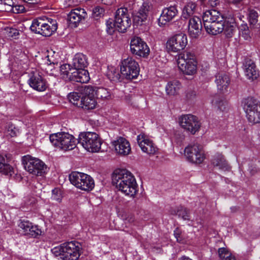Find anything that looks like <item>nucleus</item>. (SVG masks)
I'll list each match as a JSON object with an SVG mask.
<instances>
[{
    "label": "nucleus",
    "mask_w": 260,
    "mask_h": 260,
    "mask_svg": "<svg viewBox=\"0 0 260 260\" xmlns=\"http://www.w3.org/2000/svg\"><path fill=\"white\" fill-rule=\"evenodd\" d=\"M113 182L118 190L125 196L135 198L138 191V185L134 176L126 170H116L113 176Z\"/></svg>",
    "instance_id": "nucleus-1"
},
{
    "label": "nucleus",
    "mask_w": 260,
    "mask_h": 260,
    "mask_svg": "<svg viewBox=\"0 0 260 260\" xmlns=\"http://www.w3.org/2000/svg\"><path fill=\"white\" fill-rule=\"evenodd\" d=\"M81 246L76 241H71L54 247L51 252L58 260H77L81 254Z\"/></svg>",
    "instance_id": "nucleus-2"
},
{
    "label": "nucleus",
    "mask_w": 260,
    "mask_h": 260,
    "mask_svg": "<svg viewBox=\"0 0 260 260\" xmlns=\"http://www.w3.org/2000/svg\"><path fill=\"white\" fill-rule=\"evenodd\" d=\"M175 58L177 67L182 74L188 76L196 74L198 63L194 53L185 51L178 54Z\"/></svg>",
    "instance_id": "nucleus-3"
},
{
    "label": "nucleus",
    "mask_w": 260,
    "mask_h": 260,
    "mask_svg": "<svg viewBox=\"0 0 260 260\" xmlns=\"http://www.w3.org/2000/svg\"><path fill=\"white\" fill-rule=\"evenodd\" d=\"M30 28L36 34L44 37H50L57 29L56 20L50 18H38L32 20Z\"/></svg>",
    "instance_id": "nucleus-4"
},
{
    "label": "nucleus",
    "mask_w": 260,
    "mask_h": 260,
    "mask_svg": "<svg viewBox=\"0 0 260 260\" xmlns=\"http://www.w3.org/2000/svg\"><path fill=\"white\" fill-rule=\"evenodd\" d=\"M50 142L57 148L67 151L76 147L77 140L68 133L61 132L50 135Z\"/></svg>",
    "instance_id": "nucleus-5"
},
{
    "label": "nucleus",
    "mask_w": 260,
    "mask_h": 260,
    "mask_svg": "<svg viewBox=\"0 0 260 260\" xmlns=\"http://www.w3.org/2000/svg\"><path fill=\"white\" fill-rule=\"evenodd\" d=\"M22 162L25 170L35 176H43L48 171L47 166L44 162L29 155L23 156Z\"/></svg>",
    "instance_id": "nucleus-6"
},
{
    "label": "nucleus",
    "mask_w": 260,
    "mask_h": 260,
    "mask_svg": "<svg viewBox=\"0 0 260 260\" xmlns=\"http://www.w3.org/2000/svg\"><path fill=\"white\" fill-rule=\"evenodd\" d=\"M78 143L87 151L91 152H99L102 142L99 136L93 132H84L79 134Z\"/></svg>",
    "instance_id": "nucleus-7"
},
{
    "label": "nucleus",
    "mask_w": 260,
    "mask_h": 260,
    "mask_svg": "<svg viewBox=\"0 0 260 260\" xmlns=\"http://www.w3.org/2000/svg\"><path fill=\"white\" fill-rule=\"evenodd\" d=\"M69 178L70 182L81 190L89 191L94 187L93 179L85 173L74 171L69 175Z\"/></svg>",
    "instance_id": "nucleus-8"
},
{
    "label": "nucleus",
    "mask_w": 260,
    "mask_h": 260,
    "mask_svg": "<svg viewBox=\"0 0 260 260\" xmlns=\"http://www.w3.org/2000/svg\"><path fill=\"white\" fill-rule=\"evenodd\" d=\"M242 104L248 121L252 124L260 123V102L248 97L243 100Z\"/></svg>",
    "instance_id": "nucleus-9"
},
{
    "label": "nucleus",
    "mask_w": 260,
    "mask_h": 260,
    "mask_svg": "<svg viewBox=\"0 0 260 260\" xmlns=\"http://www.w3.org/2000/svg\"><path fill=\"white\" fill-rule=\"evenodd\" d=\"M140 67L138 63L132 57H127L121 60L120 73L126 79H136L139 75Z\"/></svg>",
    "instance_id": "nucleus-10"
},
{
    "label": "nucleus",
    "mask_w": 260,
    "mask_h": 260,
    "mask_svg": "<svg viewBox=\"0 0 260 260\" xmlns=\"http://www.w3.org/2000/svg\"><path fill=\"white\" fill-rule=\"evenodd\" d=\"M179 125L186 132L195 134L201 127V123L198 118L192 114H185L179 117Z\"/></svg>",
    "instance_id": "nucleus-11"
},
{
    "label": "nucleus",
    "mask_w": 260,
    "mask_h": 260,
    "mask_svg": "<svg viewBox=\"0 0 260 260\" xmlns=\"http://www.w3.org/2000/svg\"><path fill=\"white\" fill-rule=\"evenodd\" d=\"M188 43L187 36L183 33L176 34L168 39L166 48L169 52H178L183 50Z\"/></svg>",
    "instance_id": "nucleus-12"
},
{
    "label": "nucleus",
    "mask_w": 260,
    "mask_h": 260,
    "mask_svg": "<svg viewBox=\"0 0 260 260\" xmlns=\"http://www.w3.org/2000/svg\"><path fill=\"white\" fill-rule=\"evenodd\" d=\"M132 21L127 9L125 8L118 9L115 16V26L117 30L120 32H124L130 27Z\"/></svg>",
    "instance_id": "nucleus-13"
},
{
    "label": "nucleus",
    "mask_w": 260,
    "mask_h": 260,
    "mask_svg": "<svg viewBox=\"0 0 260 260\" xmlns=\"http://www.w3.org/2000/svg\"><path fill=\"white\" fill-rule=\"evenodd\" d=\"M184 155L189 161L196 164L202 163L205 158L202 147L197 144L185 147Z\"/></svg>",
    "instance_id": "nucleus-14"
},
{
    "label": "nucleus",
    "mask_w": 260,
    "mask_h": 260,
    "mask_svg": "<svg viewBox=\"0 0 260 260\" xmlns=\"http://www.w3.org/2000/svg\"><path fill=\"white\" fill-rule=\"evenodd\" d=\"M130 50L136 55L145 57L150 52V49L147 44L140 37H134L130 42Z\"/></svg>",
    "instance_id": "nucleus-15"
},
{
    "label": "nucleus",
    "mask_w": 260,
    "mask_h": 260,
    "mask_svg": "<svg viewBox=\"0 0 260 260\" xmlns=\"http://www.w3.org/2000/svg\"><path fill=\"white\" fill-rule=\"evenodd\" d=\"M84 96L81 98L80 107L85 110H91L95 108L97 102L94 96V87L86 86L84 89Z\"/></svg>",
    "instance_id": "nucleus-16"
},
{
    "label": "nucleus",
    "mask_w": 260,
    "mask_h": 260,
    "mask_svg": "<svg viewBox=\"0 0 260 260\" xmlns=\"http://www.w3.org/2000/svg\"><path fill=\"white\" fill-rule=\"evenodd\" d=\"M137 140L142 151L149 155H154L158 151V148L149 136L141 134L137 137Z\"/></svg>",
    "instance_id": "nucleus-17"
},
{
    "label": "nucleus",
    "mask_w": 260,
    "mask_h": 260,
    "mask_svg": "<svg viewBox=\"0 0 260 260\" xmlns=\"http://www.w3.org/2000/svg\"><path fill=\"white\" fill-rule=\"evenodd\" d=\"M18 226L21 229L25 236L37 238L42 234V230L36 224L32 223L27 220H20Z\"/></svg>",
    "instance_id": "nucleus-18"
},
{
    "label": "nucleus",
    "mask_w": 260,
    "mask_h": 260,
    "mask_svg": "<svg viewBox=\"0 0 260 260\" xmlns=\"http://www.w3.org/2000/svg\"><path fill=\"white\" fill-rule=\"evenodd\" d=\"M116 153L122 156L128 155L131 152L129 142L125 138L119 137L112 142Z\"/></svg>",
    "instance_id": "nucleus-19"
},
{
    "label": "nucleus",
    "mask_w": 260,
    "mask_h": 260,
    "mask_svg": "<svg viewBox=\"0 0 260 260\" xmlns=\"http://www.w3.org/2000/svg\"><path fill=\"white\" fill-rule=\"evenodd\" d=\"M27 82L32 89L38 91H44L48 87L46 80L38 73L30 75Z\"/></svg>",
    "instance_id": "nucleus-20"
},
{
    "label": "nucleus",
    "mask_w": 260,
    "mask_h": 260,
    "mask_svg": "<svg viewBox=\"0 0 260 260\" xmlns=\"http://www.w3.org/2000/svg\"><path fill=\"white\" fill-rule=\"evenodd\" d=\"M86 16L84 9L79 8L72 10L68 15L70 25L72 27H76Z\"/></svg>",
    "instance_id": "nucleus-21"
},
{
    "label": "nucleus",
    "mask_w": 260,
    "mask_h": 260,
    "mask_svg": "<svg viewBox=\"0 0 260 260\" xmlns=\"http://www.w3.org/2000/svg\"><path fill=\"white\" fill-rule=\"evenodd\" d=\"M178 13V11L175 6L164 8L157 20L158 25L164 26L168 22L171 21Z\"/></svg>",
    "instance_id": "nucleus-22"
},
{
    "label": "nucleus",
    "mask_w": 260,
    "mask_h": 260,
    "mask_svg": "<svg viewBox=\"0 0 260 260\" xmlns=\"http://www.w3.org/2000/svg\"><path fill=\"white\" fill-rule=\"evenodd\" d=\"M202 25L201 19L197 16L190 18L188 25V31L190 37L198 38L201 33Z\"/></svg>",
    "instance_id": "nucleus-23"
},
{
    "label": "nucleus",
    "mask_w": 260,
    "mask_h": 260,
    "mask_svg": "<svg viewBox=\"0 0 260 260\" xmlns=\"http://www.w3.org/2000/svg\"><path fill=\"white\" fill-rule=\"evenodd\" d=\"M149 5L147 3H144L139 9L136 15L134 17V23L137 25L145 24L147 20Z\"/></svg>",
    "instance_id": "nucleus-24"
},
{
    "label": "nucleus",
    "mask_w": 260,
    "mask_h": 260,
    "mask_svg": "<svg viewBox=\"0 0 260 260\" xmlns=\"http://www.w3.org/2000/svg\"><path fill=\"white\" fill-rule=\"evenodd\" d=\"M71 81L85 83L90 80L89 73L84 69H74L69 77Z\"/></svg>",
    "instance_id": "nucleus-25"
},
{
    "label": "nucleus",
    "mask_w": 260,
    "mask_h": 260,
    "mask_svg": "<svg viewBox=\"0 0 260 260\" xmlns=\"http://www.w3.org/2000/svg\"><path fill=\"white\" fill-rule=\"evenodd\" d=\"M211 164L218 169L228 171L230 169V167L222 153L216 152L212 155L211 159Z\"/></svg>",
    "instance_id": "nucleus-26"
},
{
    "label": "nucleus",
    "mask_w": 260,
    "mask_h": 260,
    "mask_svg": "<svg viewBox=\"0 0 260 260\" xmlns=\"http://www.w3.org/2000/svg\"><path fill=\"white\" fill-rule=\"evenodd\" d=\"M223 18L222 15L215 10L206 11L202 16L203 24L210 23L214 21L220 22L223 20Z\"/></svg>",
    "instance_id": "nucleus-27"
},
{
    "label": "nucleus",
    "mask_w": 260,
    "mask_h": 260,
    "mask_svg": "<svg viewBox=\"0 0 260 260\" xmlns=\"http://www.w3.org/2000/svg\"><path fill=\"white\" fill-rule=\"evenodd\" d=\"M206 32L212 35H216L223 31L224 29V20L220 22L214 21L204 24Z\"/></svg>",
    "instance_id": "nucleus-28"
},
{
    "label": "nucleus",
    "mask_w": 260,
    "mask_h": 260,
    "mask_svg": "<svg viewBox=\"0 0 260 260\" xmlns=\"http://www.w3.org/2000/svg\"><path fill=\"white\" fill-rule=\"evenodd\" d=\"M244 71L245 76L249 79H255L259 75L255 63L251 60H248L244 64Z\"/></svg>",
    "instance_id": "nucleus-29"
},
{
    "label": "nucleus",
    "mask_w": 260,
    "mask_h": 260,
    "mask_svg": "<svg viewBox=\"0 0 260 260\" xmlns=\"http://www.w3.org/2000/svg\"><path fill=\"white\" fill-rule=\"evenodd\" d=\"M198 8L194 2H187L182 9L181 17L186 20L198 12Z\"/></svg>",
    "instance_id": "nucleus-30"
},
{
    "label": "nucleus",
    "mask_w": 260,
    "mask_h": 260,
    "mask_svg": "<svg viewBox=\"0 0 260 260\" xmlns=\"http://www.w3.org/2000/svg\"><path fill=\"white\" fill-rule=\"evenodd\" d=\"M215 82L217 89L221 92L227 91V89L230 83L229 76L225 73H218L216 76Z\"/></svg>",
    "instance_id": "nucleus-31"
},
{
    "label": "nucleus",
    "mask_w": 260,
    "mask_h": 260,
    "mask_svg": "<svg viewBox=\"0 0 260 260\" xmlns=\"http://www.w3.org/2000/svg\"><path fill=\"white\" fill-rule=\"evenodd\" d=\"M52 54V51H48V54L45 55L43 60L45 64H46L47 66V68H45V70L47 73L51 76H56V73H55V68H52V64H57V62L53 55H51Z\"/></svg>",
    "instance_id": "nucleus-32"
},
{
    "label": "nucleus",
    "mask_w": 260,
    "mask_h": 260,
    "mask_svg": "<svg viewBox=\"0 0 260 260\" xmlns=\"http://www.w3.org/2000/svg\"><path fill=\"white\" fill-rule=\"evenodd\" d=\"M87 64L86 56L82 53H77L72 60V67L74 69H84Z\"/></svg>",
    "instance_id": "nucleus-33"
},
{
    "label": "nucleus",
    "mask_w": 260,
    "mask_h": 260,
    "mask_svg": "<svg viewBox=\"0 0 260 260\" xmlns=\"http://www.w3.org/2000/svg\"><path fill=\"white\" fill-rule=\"evenodd\" d=\"M181 87V84L178 80L169 81L166 85L165 91L169 96H173L177 94Z\"/></svg>",
    "instance_id": "nucleus-34"
},
{
    "label": "nucleus",
    "mask_w": 260,
    "mask_h": 260,
    "mask_svg": "<svg viewBox=\"0 0 260 260\" xmlns=\"http://www.w3.org/2000/svg\"><path fill=\"white\" fill-rule=\"evenodd\" d=\"M0 173L11 176L14 174V169L6 162V159L0 155Z\"/></svg>",
    "instance_id": "nucleus-35"
},
{
    "label": "nucleus",
    "mask_w": 260,
    "mask_h": 260,
    "mask_svg": "<svg viewBox=\"0 0 260 260\" xmlns=\"http://www.w3.org/2000/svg\"><path fill=\"white\" fill-rule=\"evenodd\" d=\"M236 29V24L234 20L231 19L229 20H224V32L228 38L232 37Z\"/></svg>",
    "instance_id": "nucleus-36"
},
{
    "label": "nucleus",
    "mask_w": 260,
    "mask_h": 260,
    "mask_svg": "<svg viewBox=\"0 0 260 260\" xmlns=\"http://www.w3.org/2000/svg\"><path fill=\"white\" fill-rule=\"evenodd\" d=\"M94 96L96 95L97 98L106 99L111 95L110 91L106 88L94 87Z\"/></svg>",
    "instance_id": "nucleus-37"
},
{
    "label": "nucleus",
    "mask_w": 260,
    "mask_h": 260,
    "mask_svg": "<svg viewBox=\"0 0 260 260\" xmlns=\"http://www.w3.org/2000/svg\"><path fill=\"white\" fill-rule=\"evenodd\" d=\"M3 34L9 39H16L19 35V31L14 27H6L3 30Z\"/></svg>",
    "instance_id": "nucleus-38"
},
{
    "label": "nucleus",
    "mask_w": 260,
    "mask_h": 260,
    "mask_svg": "<svg viewBox=\"0 0 260 260\" xmlns=\"http://www.w3.org/2000/svg\"><path fill=\"white\" fill-rule=\"evenodd\" d=\"M218 252L221 260H236L235 256L225 248H219Z\"/></svg>",
    "instance_id": "nucleus-39"
},
{
    "label": "nucleus",
    "mask_w": 260,
    "mask_h": 260,
    "mask_svg": "<svg viewBox=\"0 0 260 260\" xmlns=\"http://www.w3.org/2000/svg\"><path fill=\"white\" fill-rule=\"evenodd\" d=\"M74 71V68L69 64H63L60 67V74L62 78L64 79H69L71 73Z\"/></svg>",
    "instance_id": "nucleus-40"
},
{
    "label": "nucleus",
    "mask_w": 260,
    "mask_h": 260,
    "mask_svg": "<svg viewBox=\"0 0 260 260\" xmlns=\"http://www.w3.org/2000/svg\"><path fill=\"white\" fill-rule=\"evenodd\" d=\"M239 34L240 37L245 40H249L251 38L250 32L247 24H242L239 27Z\"/></svg>",
    "instance_id": "nucleus-41"
},
{
    "label": "nucleus",
    "mask_w": 260,
    "mask_h": 260,
    "mask_svg": "<svg viewBox=\"0 0 260 260\" xmlns=\"http://www.w3.org/2000/svg\"><path fill=\"white\" fill-rule=\"evenodd\" d=\"M68 98L70 103L80 107L81 104L80 93L75 92H71L68 94Z\"/></svg>",
    "instance_id": "nucleus-42"
},
{
    "label": "nucleus",
    "mask_w": 260,
    "mask_h": 260,
    "mask_svg": "<svg viewBox=\"0 0 260 260\" xmlns=\"http://www.w3.org/2000/svg\"><path fill=\"white\" fill-rule=\"evenodd\" d=\"M107 77L111 81L116 82L119 81L120 75L118 70L114 67H111L108 69Z\"/></svg>",
    "instance_id": "nucleus-43"
},
{
    "label": "nucleus",
    "mask_w": 260,
    "mask_h": 260,
    "mask_svg": "<svg viewBox=\"0 0 260 260\" xmlns=\"http://www.w3.org/2000/svg\"><path fill=\"white\" fill-rule=\"evenodd\" d=\"M258 16V13L254 10L251 9L249 11V21L252 25L255 24L258 20L257 18Z\"/></svg>",
    "instance_id": "nucleus-44"
},
{
    "label": "nucleus",
    "mask_w": 260,
    "mask_h": 260,
    "mask_svg": "<svg viewBox=\"0 0 260 260\" xmlns=\"http://www.w3.org/2000/svg\"><path fill=\"white\" fill-rule=\"evenodd\" d=\"M106 30L108 34L112 35L117 30L116 27L115 26V21L113 22L112 19H109L106 22Z\"/></svg>",
    "instance_id": "nucleus-45"
},
{
    "label": "nucleus",
    "mask_w": 260,
    "mask_h": 260,
    "mask_svg": "<svg viewBox=\"0 0 260 260\" xmlns=\"http://www.w3.org/2000/svg\"><path fill=\"white\" fill-rule=\"evenodd\" d=\"M52 199L57 202H60L62 199V193L60 189L54 188L52 190Z\"/></svg>",
    "instance_id": "nucleus-46"
},
{
    "label": "nucleus",
    "mask_w": 260,
    "mask_h": 260,
    "mask_svg": "<svg viewBox=\"0 0 260 260\" xmlns=\"http://www.w3.org/2000/svg\"><path fill=\"white\" fill-rule=\"evenodd\" d=\"M1 4L5 6V9L7 11H11L15 4L13 0H2Z\"/></svg>",
    "instance_id": "nucleus-47"
},
{
    "label": "nucleus",
    "mask_w": 260,
    "mask_h": 260,
    "mask_svg": "<svg viewBox=\"0 0 260 260\" xmlns=\"http://www.w3.org/2000/svg\"><path fill=\"white\" fill-rule=\"evenodd\" d=\"M177 214L184 220L190 219L188 213L185 208L181 207L180 209L178 210Z\"/></svg>",
    "instance_id": "nucleus-48"
},
{
    "label": "nucleus",
    "mask_w": 260,
    "mask_h": 260,
    "mask_svg": "<svg viewBox=\"0 0 260 260\" xmlns=\"http://www.w3.org/2000/svg\"><path fill=\"white\" fill-rule=\"evenodd\" d=\"M174 235L177 242L179 243H184V238L181 231L178 229H176L174 231Z\"/></svg>",
    "instance_id": "nucleus-49"
},
{
    "label": "nucleus",
    "mask_w": 260,
    "mask_h": 260,
    "mask_svg": "<svg viewBox=\"0 0 260 260\" xmlns=\"http://www.w3.org/2000/svg\"><path fill=\"white\" fill-rule=\"evenodd\" d=\"M104 12V10L100 7H96L93 9L92 14L94 17H101Z\"/></svg>",
    "instance_id": "nucleus-50"
},
{
    "label": "nucleus",
    "mask_w": 260,
    "mask_h": 260,
    "mask_svg": "<svg viewBox=\"0 0 260 260\" xmlns=\"http://www.w3.org/2000/svg\"><path fill=\"white\" fill-rule=\"evenodd\" d=\"M13 7V9L11 10V11L15 13H22L24 12L25 10L24 7L22 5H17L14 4Z\"/></svg>",
    "instance_id": "nucleus-51"
},
{
    "label": "nucleus",
    "mask_w": 260,
    "mask_h": 260,
    "mask_svg": "<svg viewBox=\"0 0 260 260\" xmlns=\"http://www.w3.org/2000/svg\"><path fill=\"white\" fill-rule=\"evenodd\" d=\"M227 103L225 102L220 101L217 103V106L221 111H224Z\"/></svg>",
    "instance_id": "nucleus-52"
},
{
    "label": "nucleus",
    "mask_w": 260,
    "mask_h": 260,
    "mask_svg": "<svg viewBox=\"0 0 260 260\" xmlns=\"http://www.w3.org/2000/svg\"><path fill=\"white\" fill-rule=\"evenodd\" d=\"M218 3V0H208V5L212 7H215Z\"/></svg>",
    "instance_id": "nucleus-53"
},
{
    "label": "nucleus",
    "mask_w": 260,
    "mask_h": 260,
    "mask_svg": "<svg viewBox=\"0 0 260 260\" xmlns=\"http://www.w3.org/2000/svg\"><path fill=\"white\" fill-rule=\"evenodd\" d=\"M114 0H102V3L105 5H109L112 4Z\"/></svg>",
    "instance_id": "nucleus-54"
},
{
    "label": "nucleus",
    "mask_w": 260,
    "mask_h": 260,
    "mask_svg": "<svg viewBox=\"0 0 260 260\" xmlns=\"http://www.w3.org/2000/svg\"><path fill=\"white\" fill-rule=\"evenodd\" d=\"M243 0H230V3L235 5H238Z\"/></svg>",
    "instance_id": "nucleus-55"
},
{
    "label": "nucleus",
    "mask_w": 260,
    "mask_h": 260,
    "mask_svg": "<svg viewBox=\"0 0 260 260\" xmlns=\"http://www.w3.org/2000/svg\"><path fill=\"white\" fill-rule=\"evenodd\" d=\"M179 260H193V259H192L191 258H190V257H189L188 256H183L181 257Z\"/></svg>",
    "instance_id": "nucleus-56"
},
{
    "label": "nucleus",
    "mask_w": 260,
    "mask_h": 260,
    "mask_svg": "<svg viewBox=\"0 0 260 260\" xmlns=\"http://www.w3.org/2000/svg\"><path fill=\"white\" fill-rule=\"evenodd\" d=\"M24 2L27 3H34L37 2V0H23Z\"/></svg>",
    "instance_id": "nucleus-57"
}]
</instances>
